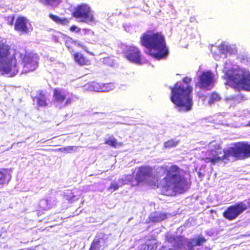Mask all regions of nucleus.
Here are the masks:
<instances>
[{
	"instance_id": "nucleus-34",
	"label": "nucleus",
	"mask_w": 250,
	"mask_h": 250,
	"mask_svg": "<svg viewBox=\"0 0 250 250\" xmlns=\"http://www.w3.org/2000/svg\"><path fill=\"white\" fill-rule=\"evenodd\" d=\"M71 42V39L69 38H67L65 42V45L68 47L69 48V43Z\"/></svg>"
},
{
	"instance_id": "nucleus-30",
	"label": "nucleus",
	"mask_w": 250,
	"mask_h": 250,
	"mask_svg": "<svg viewBox=\"0 0 250 250\" xmlns=\"http://www.w3.org/2000/svg\"><path fill=\"white\" fill-rule=\"evenodd\" d=\"M187 245L188 247V250H194L193 247H195L194 241H192V239L188 242Z\"/></svg>"
},
{
	"instance_id": "nucleus-39",
	"label": "nucleus",
	"mask_w": 250,
	"mask_h": 250,
	"mask_svg": "<svg viewBox=\"0 0 250 250\" xmlns=\"http://www.w3.org/2000/svg\"><path fill=\"white\" fill-rule=\"evenodd\" d=\"M248 125H250V121L249 122Z\"/></svg>"
},
{
	"instance_id": "nucleus-13",
	"label": "nucleus",
	"mask_w": 250,
	"mask_h": 250,
	"mask_svg": "<svg viewBox=\"0 0 250 250\" xmlns=\"http://www.w3.org/2000/svg\"><path fill=\"white\" fill-rule=\"evenodd\" d=\"M27 23L28 20L25 17L19 16L15 21L14 29L21 34H27L29 32Z\"/></svg>"
},
{
	"instance_id": "nucleus-37",
	"label": "nucleus",
	"mask_w": 250,
	"mask_h": 250,
	"mask_svg": "<svg viewBox=\"0 0 250 250\" xmlns=\"http://www.w3.org/2000/svg\"><path fill=\"white\" fill-rule=\"evenodd\" d=\"M75 28H76V27H75V26H72V27H71L70 28V29H71V30H74V29H75Z\"/></svg>"
},
{
	"instance_id": "nucleus-22",
	"label": "nucleus",
	"mask_w": 250,
	"mask_h": 250,
	"mask_svg": "<svg viewBox=\"0 0 250 250\" xmlns=\"http://www.w3.org/2000/svg\"><path fill=\"white\" fill-rule=\"evenodd\" d=\"M104 144L114 148H116L117 147H119L123 145L122 142H118L117 139L114 137H109L108 139L105 140Z\"/></svg>"
},
{
	"instance_id": "nucleus-5",
	"label": "nucleus",
	"mask_w": 250,
	"mask_h": 250,
	"mask_svg": "<svg viewBox=\"0 0 250 250\" xmlns=\"http://www.w3.org/2000/svg\"><path fill=\"white\" fill-rule=\"evenodd\" d=\"M226 79L231 83L233 87L250 91V72L247 69H239L231 74H226Z\"/></svg>"
},
{
	"instance_id": "nucleus-17",
	"label": "nucleus",
	"mask_w": 250,
	"mask_h": 250,
	"mask_svg": "<svg viewBox=\"0 0 250 250\" xmlns=\"http://www.w3.org/2000/svg\"><path fill=\"white\" fill-rule=\"evenodd\" d=\"M92 90L96 92H105L109 90L106 84L93 82L91 84Z\"/></svg>"
},
{
	"instance_id": "nucleus-31",
	"label": "nucleus",
	"mask_w": 250,
	"mask_h": 250,
	"mask_svg": "<svg viewBox=\"0 0 250 250\" xmlns=\"http://www.w3.org/2000/svg\"><path fill=\"white\" fill-rule=\"evenodd\" d=\"M63 196L65 197L66 199L68 201L73 199L75 197L73 193H72L71 195L69 196L67 193H64Z\"/></svg>"
},
{
	"instance_id": "nucleus-8",
	"label": "nucleus",
	"mask_w": 250,
	"mask_h": 250,
	"mask_svg": "<svg viewBox=\"0 0 250 250\" xmlns=\"http://www.w3.org/2000/svg\"><path fill=\"white\" fill-rule=\"evenodd\" d=\"M245 208L244 203L240 201L228 207L222 213V215L226 220L232 221L244 212Z\"/></svg>"
},
{
	"instance_id": "nucleus-29",
	"label": "nucleus",
	"mask_w": 250,
	"mask_h": 250,
	"mask_svg": "<svg viewBox=\"0 0 250 250\" xmlns=\"http://www.w3.org/2000/svg\"><path fill=\"white\" fill-rule=\"evenodd\" d=\"M119 188L118 183H112L108 188V190H113V191L117 190Z\"/></svg>"
},
{
	"instance_id": "nucleus-24",
	"label": "nucleus",
	"mask_w": 250,
	"mask_h": 250,
	"mask_svg": "<svg viewBox=\"0 0 250 250\" xmlns=\"http://www.w3.org/2000/svg\"><path fill=\"white\" fill-rule=\"evenodd\" d=\"M101 239V238L94 239L88 250H100L102 247L100 244Z\"/></svg>"
},
{
	"instance_id": "nucleus-1",
	"label": "nucleus",
	"mask_w": 250,
	"mask_h": 250,
	"mask_svg": "<svg viewBox=\"0 0 250 250\" xmlns=\"http://www.w3.org/2000/svg\"><path fill=\"white\" fill-rule=\"evenodd\" d=\"M140 43L147 50L146 54L156 60L166 59L169 55V48L162 32L146 30L140 37Z\"/></svg>"
},
{
	"instance_id": "nucleus-16",
	"label": "nucleus",
	"mask_w": 250,
	"mask_h": 250,
	"mask_svg": "<svg viewBox=\"0 0 250 250\" xmlns=\"http://www.w3.org/2000/svg\"><path fill=\"white\" fill-rule=\"evenodd\" d=\"M48 16L52 20L57 24H60L62 25H66L69 23L70 20L67 18H61L51 13L49 14Z\"/></svg>"
},
{
	"instance_id": "nucleus-28",
	"label": "nucleus",
	"mask_w": 250,
	"mask_h": 250,
	"mask_svg": "<svg viewBox=\"0 0 250 250\" xmlns=\"http://www.w3.org/2000/svg\"><path fill=\"white\" fill-rule=\"evenodd\" d=\"M74 148V146H67L59 148L57 149V150L60 151H66L67 152H70L71 151L73 150Z\"/></svg>"
},
{
	"instance_id": "nucleus-9",
	"label": "nucleus",
	"mask_w": 250,
	"mask_h": 250,
	"mask_svg": "<svg viewBox=\"0 0 250 250\" xmlns=\"http://www.w3.org/2000/svg\"><path fill=\"white\" fill-rule=\"evenodd\" d=\"M214 75L210 71L203 72L199 76V87L206 90H210L213 86Z\"/></svg>"
},
{
	"instance_id": "nucleus-6",
	"label": "nucleus",
	"mask_w": 250,
	"mask_h": 250,
	"mask_svg": "<svg viewBox=\"0 0 250 250\" xmlns=\"http://www.w3.org/2000/svg\"><path fill=\"white\" fill-rule=\"evenodd\" d=\"M10 50L8 44L0 41V70L3 73L8 74L16 67V57L11 55Z\"/></svg>"
},
{
	"instance_id": "nucleus-23",
	"label": "nucleus",
	"mask_w": 250,
	"mask_h": 250,
	"mask_svg": "<svg viewBox=\"0 0 250 250\" xmlns=\"http://www.w3.org/2000/svg\"><path fill=\"white\" fill-rule=\"evenodd\" d=\"M39 1L45 6L54 7L61 3L62 0H39Z\"/></svg>"
},
{
	"instance_id": "nucleus-35",
	"label": "nucleus",
	"mask_w": 250,
	"mask_h": 250,
	"mask_svg": "<svg viewBox=\"0 0 250 250\" xmlns=\"http://www.w3.org/2000/svg\"><path fill=\"white\" fill-rule=\"evenodd\" d=\"M10 18H11V19H10V21H9V24L10 25H12L13 24V22H14V20L15 16H12V17H10Z\"/></svg>"
},
{
	"instance_id": "nucleus-11",
	"label": "nucleus",
	"mask_w": 250,
	"mask_h": 250,
	"mask_svg": "<svg viewBox=\"0 0 250 250\" xmlns=\"http://www.w3.org/2000/svg\"><path fill=\"white\" fill-rule=\"evenodd\" d=\"M153 176V168L149 166H142L138 167L135 176L138 183L146 182Z\"/></svg>"
},
{
	"instance_id": "nucleus-36",
	"label": "nucleus",
	"mask_w": 250,
	"mask_h": 250,
	"mask_svg": "<svg viewBox=\"0 0 250 250\" xmlns=\"http://www.w3.org/2000/svg\"><path fill=\"white\" fill-rule=\"evenodd\" d=\"M71 98H68L67 99L66 102H65V104H70L71 103Z\"/></svg>"
},
{
	"instance_id": "nucleus-25",
	"label": "nucleus",
	"mask_w": 250,
	"mask_h": 250,
	"mask_svg": "<svg viewBox=\"0 0 250 250\" xmlns=\"http://www.w3.org/2000/svg\"><path fill=\"white\" fill-rule=\"evenodd\" d=\"M221 97L218 94L216 93H211L209 96L208 102L209 104H211L215 102L219 101Z\"/></svg>"
},
{
	"instance_id": "nucleus-19",
	"label": "nucleus",
	"mask_w": 250,
	"mask_h": 250,
	"mask_svg": "<svg viewBox=\"0 0 250 250\" xmlns=\"http://www.w3.org/2000/svg\"><path fill=\"white\" fill-rule=\"evenodd\" d=\"M53 98L55 101L62 103L65 99V95L61 90L54 88L53 89Z\"/></svg>"
},
{
	"instance_id": "nucleus-10",
	"label": "nucleus",
	"mask_w": 250,
	"mask_h": 250,
	"mask_svg": "<svg viewBox=\"0 0 250 250\" xmlns=\"http://www.w3.org/2000/svg\"><path fill=\"white\" fill-rule=\"evenodd\" d=\"M124 53L125 58L130 62L138 64L142 63L141 52L137 47L128 46Z\"/></svg>"
},
{
	"instance_id": "nucleus-21",
	"label": "nucleus",
	"mask_w": 250,
	"mask_h": 250,
	"mask_svg": "<svg viewBox=\"0 0 250 250\" xmlns=\"http://www.w3.org/2000/svg\"><path fill=\"white\" fill-rule=\"evenodd\" d=\"M56 204L54 201H52L51 199L45 198L42 199V203L41 207L43 210H48L52 208Z\"/></svg>"
},
{
	"instance_id": "nucleus-3",
	"label": "nucleus",
	"mask_w": 250,
	"mask_h": 250,
	"mask_svg": "<svg viewBox=\"0 0 250 250\" xmlns=\"http://www.w3.org/2000/svg\"><path fill=\"white\" fill-rule=\"evenodd\" d=\"M224 154L222 157L218 156V153L214 150H210V156L203 159L206 163L214 164L220 161L228 162L230 156L237 160H243L250 157V144L246 142H238L227 149L223 150Z\"/></svg>"
},
{
	"instance_id": "nucleus-38",
	"label": "nucleus",
	"mask_w": 250,
	"mask_h": 250,
	"mask_svg": "<svg viewBox=\"0 0 250 250\" xmlns=\"http://www.w3.org/2000/svg\"><path fill=\"white\" fill-rule=\"evenodd\" d=\"M167 250H173V249H171V248H169V249H168Z\"/></svg>"
},
{
	"instance_id": "nucleus-33",
	"label": "nucleus",
	"mask_w": 250,
	"mask_h": 250,
	"mask_svg": "<svg viewBox=\"0 0 250 250\" xmlns=\"http://www.w3.org/2000/svg\"><path fill=\"white\" fill-rule=\"evenodd\" d=\"M244 206H245V208L244 209V211L248 209H250V198L248 199V200L247 202V204L244 203Z\"/></svg>"
},
{
	"instance_id": "nucleus-27",
	"label": "nucleus",
	"mask_w": 250,
	"mask_h": 250,
	"mask_svg": "<svg viewBox=\"0 0 250 250\" xmlns=\"http://www.w3.org/2000/svg\"><path fill=\"white\" fill-rule=\"evenodd\" d=\"M192 241H194L195 246H200L206 242V239L202 236H199L196 238H193Z\"/></svg>"
},
{
	"instance_id": "nucleus-26",
	"label": "nucleus",
	"mask_w": 250,
	"mask_h": 250,
	"mask_svg": "<svg viewBox=\"0 0 250 250\" xmlns=\"http://www.w3.org/2000/svg\"><path fill=\"white\" fill-rule=\"evenodd\" d=\"M178 143V141H176L173 139H170L165 142L164 144V146L165 148H169L176 146Z\"/></svg>"
},
{
	"instance_id": "nucleus-2",
	"label": "nucleus",
	"mask_w": 250,
	"mask_h": 250,
	"mask_svg": "<svg viewBox=\"0 0 250 250\" xmlns=\"http://www.w3.org/2000/svg\"><path fill=\"white\" fill-rule=\"evenodd\" d=\"M191 81V78L185 77L183 79V83L177 82L173 86L170 87V101L180 111L187 112L192 108V101L190 94L192 87L190 84Z\"/></svg>"
},
{
	"instance_id": "nucleus-4",
	"label": "nucleus",
	"mask_w": 250,
	"mask_h": 250,
	"mask_svg": "<svg viewBox=\"0 0 250 250\" xmlns=\"http://www.w3.org/2000/svg\"><path fill=\"white\" fill-rule=\"evenodd\" d=\"M166 173L163 178V188L165 190H172L174 192H183L188 187L187 179L180 174L181 168L176 165L170 166L169 168L162 167Z\"/></svg>"
},
{
	"instance_id": "nucleus-32",
	"label": "nucleus",
	"mask_w": 250,
	"mask_h": 250,
	"mask_svg": "<svg viewBox=\"0 0 250 250\" xmlns=\"http://www.w3.org/2000/svg\"><path fill=\"white\" fill-rule=\"evenodd\" d=\"M177 237H175L174 236H170L167 237V241L169 243H173L176 241Z\"/></svg>"
},
{
	"instance_id": "nucleus-7",
	"label": "nucleus",
	"mask_w": 250,
	"mask_h": 250,
	"mask_svg": "<svg viewBox=\"0 0 250 250\" xmlns=\"http://www.w3.org/2000/svg\"><path fill=\"white\" fill-rule=\"evenodd\" d=\"M73 17L80 19L81 21L91 22L94 21V18L90 7L86 4L82 3L77 5L72 13Z\"/></svg>"
},
{
	"instance_id": "nucleus-12",
	"label": "nucleus",
	"mask_w": 250,
	"mask_h": 250,
	"mask_svg": "<svg viewBox=\"0 0 250 250\" xmlns=\"http://www.w3.org/2000/svg\"><path fill=\"white\" fill-rule=\"evenodd\" d=\"M22 63L25 71H33L38 66L37 58L32 55L26 54L23 56Z\"/></svg>"
},
{
	"instance_id": "nucleus-18",
	"label": "nucleus",
	"mask_w": 250,
	"mask_h": 250,
	"mask_svg": "<svg viewBox=\"0 0 250 250\" xmlns=\"http://www.w3.org/2000/svg\"><path fill=\"white\" fill-rule=\"evenodd\" d=\"M167 218V214L164 212H155L151 214L150 220L153 222H159Z\"/></svg>"
},
{
	"instance_id": "nucleus-15",
	"label": "nucleus",
	"mask_w": 250,
	"mask_h": 250,
	"mask_svg": "<svg viewBox=\"0 0 250 250\" xmlns=\"http://www.w3.org/2000/svg\"><path fill=\"white\" fill-rule=\"evenodd\" d=\"M12 178V170L8 168H0V186L7 185Z\"/></svg>"
},
{
	"instance_id": "nucleus-14",
	"label": "nucleus",
	"mask_w": 250,
	"mask_h": 250,
	"mask_svg": "<svg viewBox=\"0 0 250 250\" xmlns=\"http://www.w3.org/2000/svg\"><path fill=\"white\" fill-rule=\"evenodd\" d=\"M74 61L80 65H89L91 64V59L85 54L77 52L73 55Z\"/></svg>"
},
{
	"instance_id": "nucleus-20",
	"label": "nucleus",
	"mask_w": 250,
	"mask_h": 250,
	"mask_svg": "<svg viewBox=\"0 0 250 250\" xmlns=\"http://www.w3.org/2000/svg\"><path fill=\"white\" fill-rule=\"evenodd\" d=\"M37 99V103L40 106H47V103L46 100V96L42 91H40L38 92Z\"/></svg>"
}]
</instances>
